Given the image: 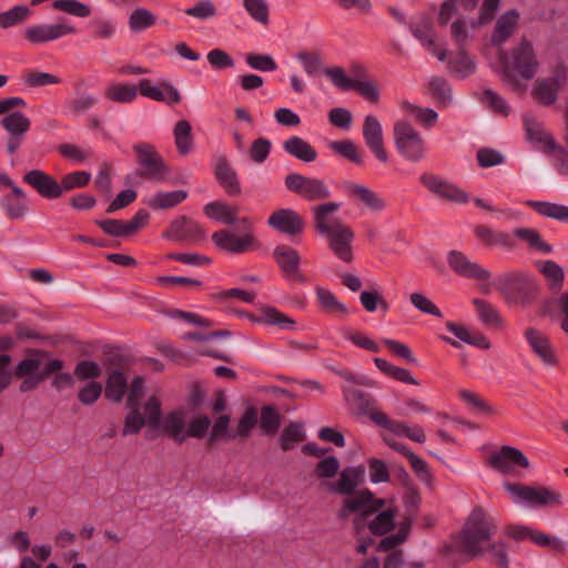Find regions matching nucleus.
Returning <instances> with one entry per match:
<instances>
[{"label":"nucleus","mask_w":568,"mask_h":568,"mask_svg":"<svg viewBox=\"0 0 568 568\" xmlns=\"http://www.w3.org/2000/svg\"><path fill=\"white\" fill-rule=\"evenodd\" d=\"M143 396L144 379L135 377L128 396L130 412L125 417L123 434H136L142 427H146L148 437L152 438L159 434H166L175 440H185L187 438L185 413L173 410L163 416L159 398L151 395L141 403Z\"/></svg>","instance_id":"f257e3e1"},{"label":"nucleus","mask_w":568,"mask_h":568,"mask_svg":"<svg viewBox=\"0 0 568 568\" xmlns=\"http://www.w3.org/2000/svg\"><path fill=\"white\" fill-rule=\"evenodd\" d=\"M539 69L540 62L534 44L523 39L500 55L498 72L510 90L521 93L528 89V81L536 77Z\"/></svg>","instance_id":"f03ea898"},{"label":"nucleus","mask_w":568,"mask_h":568,"mask_svg":"<svg viewBox=\"0 0 568 568\" xmlns=\"http://www.w3.org/2000/svg\"><path fill=\"white\" fill-rule=\"evenodd\" d=\"M341 209V203L328 202L312 209L315 227L328 241V247L343 262L351 263L354 258L353 230L337 220L331 219Z\"/></svg>","instance_id":"7ed1b4c3"},{"label":"nucleus","mask_w":568,"mask_h":568,"mask_svg":"<svg viewBox=\"0 0 568 568\" xmlns=\"http://www.w3.org/2000/svg\"><path fill=\"white\" fill-rule=\"evenodd\" d=\"M343 513L344 515L357 514L356 525H367L368 529L375 535H384L395 526L394 510L386 507L384 499L375 498L368 490H363L356 496L347 498Z\"/></svg>","instance_id":"20e7f679"},{"label":"nucleus","mask_w":568,"mask_h":568,"mask_svg":"<svg viewBox=\"0 0 568 568\" xmlns=\"http://www.w3.org/2000/svg\"><path fill=\"white\" fill-rule=\"evenodd\" d=\"M495 532V520L484 509L475 508L467 518L457 542L466 556H481L486 554Z\"/></svg>","instance_id":"39448f33"},{"label":"nucleus","mask_w":568,"mask_h":568,"mask_svg":"<svg viewBox=\"0 0 568 568\" xmlns=\"http://www.w3.org/2000/svg\"><path fill=\"white\" fill-rule=\"evenodd\" d=\"M394 143L398 153L408 162H420L427 154L422 133L407 120H398L393 128Z\"/></svg>","instance_id":"423d86ee"},{"label":"nucleus","mask_w":568,"mask_h":568,"mask_svg":"<svg viewBox=\"0 0 568 568\" xmlns=\"http://www.w3.org/2000/svg\"><path fill=\"white\" fill-rule=\"evenodd\" d=\"M504 488L516 505L527 508L560 505L562 503L559 494L541 486L505 483Z\"/></svg>","instance_id":"0eeeda50"},{"label":"nucleus","mask_w":568,"mask_h":568,"mask_svg":"<svg viewBox=\"0 0 568 568\" xmlns=\"http://www.w3.org/2000/svg\"><path fill=\"white\" fill-rule=\"evenodd\" d=\"M500 2L501 0H484L477 19H466L459 14L460 12H458L450 19L453 20L450 26V34L453 39L458 44H463L473 39V32L476 28L485 26L493 20Z\"/></svg>","instance_id":"6e6552de"},{"label":"nucleus","mask_w":568,"mask_h":568,"mask_svg":"<svg viewBox=\"0 0 568 568\" xmlns=\"http://www.w3.org/2000/svg\"><path fill=\"white\" fill-rule=\"evenodd\" d=\"M491 285L510 303L517 302L525 291L535 287L534 278L521 271L503 273L493 280Z\"/></svg>","instance_id":"1a4fd4ad"},{"label":"nucleus","mask_w":568,"mask_h":568,"mask_svg":"<svg viewBox=\"0 0 568 568\" xmlns=\"http://www.w3.org/2000/svg\"><path fill=\"white\" fill-rule=\"evenodd\" d=\"M286 187L308 201H320L331 196L332 192L323 180L292 173L285 179Z\"/></svg>","instance_id":"9d476101"},{"label":"nucleus","mask_w":568,"mask_h":568,"mask_svg":"<svg viewBox=\"0 0 568 568\" xmlns=\"http://www.w3.org/2000/svg\"><path fill=\"white\" fill-rule=\"evenodd\" d=\"M342 187L356 205L372 213H381L387 207L386 199L363 183L346 181Z\"/></svg>","instance_id":"9b49d317"},{"label":"nucleus","mask_w":568,"mask_h":568,"mask_svg":"<svg viewBox=\"0 0 568 568\" xmlns=\"http://www.w3.org/2000/svg\"><path fill=\"white\" fill-rule=\"evenodd\" d=\"M138 163L143 169L142 175L156 182L165 181L170 174L162 156L148 143L134 145Z\"/></svg>","instance_id":"f8f14e48"},{"label":"nucleus","mask_w":568,"mask_h":568,"mask_svg":"<svg viewBox=\"0 0 568 568\" xmlns=\"http://www.w3.org/2000/svg\"><path fill=\"white\" fill-rule=\"evenodd\" d=\"M419 182L437 197L458 204L469 201V196L464 190L440 175L423 173L419 176Z\"/></svg>","instance_id":"ddd939ff"},{"label":"nucleus","mask_w":568,"mask_h":568,"mask_svg":"<svg viewBox=\"0 0 568 568\" xmlns=\"http://www.w3.org/2000/svg\"><path fill=\"white\" fill-rule=\"evenodd\" d=\"M409 29L413 36L419 41L420 45L439 62L447 60L445 43L439 40L428 19L420 18L418 21L412 23Z\"/></svg>","instance_id":"4468645a"},{"label":"nucleus","mask_w":568,"mask_h":568,"mask_svg":"<svg viewBox=\"0 0 568 568\" xmlns=\"http://www.w3.org/2000/svg\"><path fill=\"white\" fill-rule=\"evenodd\" d=\"M489 463L496 470L504 475H518V467H529V460L519 449L511 446H503L493 453Z\"/></svg>","instance_id":"2eb2a0df"},{"label":"nucleus","mask_w":568,"mask_h":568,"mask_svg":"<svg viewBox=\"0 0 568 568\" xmlns=\"http://www.w3.org/2000/svg\"><path fill=\"white\" fill-rule=\"evenodd\" d=\"M524 337L530 351L546 367H555L558 364L556 351L549 337L536 327H527Z\"/></svg>","instance_id":"dca6fc26"},{"label":"nucleus","mask_w":568,"mask_h":568,"mask_svg":"<svg viewBox=\"0 0 568 568\" xmlns=\"http://www.w3.org/2000/svg\"><path fill=\"white\" fill-rule=\"evenodd\" d=\"M567 80V70L559 67L550 78L539 79L534 83L532 94L540 103L550 105L557 100L558 92Z\"/></svg>","instance_id":"f3484780"},{"label":"nucleus","mask_w":568,"mask_h":568,"mask_svg":"<svg viewBox=\"0 0 568 568\" xmlns=\"http://www.w3.org/2000/svg\"><path fill=\"white\" fill-rule=\"evenodd\" d=\"M139 93L143 98L166 104H178L182 100L178 88L168 80L152 83L149 79H141L139 81Z\"/></svg>","instance_id":"a211bd4d"},{"label":"nucleus","mask_w":568,"mask_h":568,"mask_svg":"<svg viewBox=\"0 0 568 568\" xmlns=\"http://www.w3.org/2000/svg\"><path fill=\"white\" fill-rule=\"evenodd\" d=\"M77 30L64 20L54 23L34 24L26 29V38L34 44L44 43L60 39L67 34H73Z\"/></svg>","instance_id":"6ab92c4d"},{"label":"nucleus","mask_w":568,"mask_h":568,"mask_svg":"<svg viewBox=\"0 0 568 568\" xmlns=\"http://www.w3.org/2000/svg\"><path fill=\"white\" fill-rule=\"evenodd\" d=\"M363 138L367 148L382 161L387 162L388 156L384 149V135L381 121L372 114L364 119Z\"/></svg>","instance_id":"aec40b11"},{"label":"nucleus","mask_w":568,"mask_h":568,"mask_svg":"<svg viewBox=\"0 0 568 568\" xmlns=\"http://www.w3.org/2000/svg\"><path fill=\"white\" fill-rule=\"evenodd\" d=\"M449 267L460 276L487 281L490 272L476 262L470 261L465 254L458 251H450L447 255Z\"/></svg>","instance_id":"412c9836"},{"label":"nucleus","mask_w":568,"mask_h":568,"mask_svg":"<svg viewBox=\"0 0 568 568\" xmlns=\"http://www.w3.org/2000/svg\"><path fill=\"white\" fill-rule=\"evenodd\" d=\"M270 227L293 236L304 229L303 219L292 209H282L272 213L267 220Z\"/></svg>","instance_id":"4be33fe9"},{"label":"nucleus","mask_w":568,"mask_h":568,"mask_svg":"<svg viewBox=\"0 0 568 568\" xmlns=\"http://www.w3.org/2000/svg\"><path fill=\"white\" fill-rule=\"evenodd\" d=\"M526 135L532 146L541 152L548 153L555 148L552 135L545 129L541 122L530 115L524 119Z\"/></svg>","instance_id":"5701e85b"},{"label":"nucleus","mask_w":568,"mask_h":568,"mask_svg":"<svg viewBox=\"0 0 568 568\" xmlns=\"http://www.w3.org/2000/svg\"><path fill=\"white\" fill-rule=\"evenodd\" d=\"M214 244L230 253H243L246 252L253 244V236L250 232H245L242 235H236L231 231H220L212 235Z\"/></svg>","instance_id":"b1692460"},{"label":"nucleus","mask_w":568,"mask_h":568,"mask_svg":"<svg viewBox=\"0 0 568 568\" xmlns=\"http://www.w3.org/2000/svg\"><path fill=\"white\" fill-rule=\"evenodd\" d=\"M24 181L33 186L37 192L45 199H58L62 195L61 184L53 178L40 170L29 171L24 175Z\"/></svg>","instance_id":"393cba45"},{"label":"nucleus","mask_w":568,"mask_h":568,"mask_svg":"<svg viewBox=\"0 0 568 568\" xmlns=\"http://www.w3.org/2000/svg\"><path fill=\"white\" fill-rule=\"evenodd\" d=\"M205 214L223 224H241L244 230L250 229V220L247 217L240 219L237 216V207L229 205L223 202H211L204 207Z\"/></svg>","instance_id":"a878e982"},{"label":"nucleus","mask_w":568,"mask_h":568,"mask_svg":"<svg viewBox=\"0 0 568 568\" xmlns=\"http://www.w3.org/2000/svg\"><path fill=\"white\" fill-rule=\"evenodd\" d=\"M274 257L283 274L288 280H300V263L301 256L296 250L286 246L280 245L274 250Z\"/></svg>","instance_id":"bb28decb"},{"label":"nucleus","mask_w":568,"mask_h":568,"mask_svg":"<svg viewBox=\"0 0 568 568\" xmlns=\"http://www.w3.org/2000/svg\"><path fill=\"white\" fill-rule=\"evenodd\" d=\"M364 475L365 468L362 465L345 467L331 489L341 495L352 494L364 481Z\"/></svg>","instance_id":"cd10ccee"},{"label":"nucleus","mask_w":568,"mask_h":568,"mask_svg":"<svg viewBox=\"0 0 568 568\" xmlns=\"http://www.w3.org/2000/svg\"><path fill=\"white\" fill-rule=\"evenodd\" d=\"M139 95V83L112 81L104 91V98L111 102L129 104L136 100Z\"/></svg>","instance_id":"c85d7f7f"},{"label":"nucleus","mask_w":568,"mask_h":568,"mask_svg":"<svg viewBox=\"0 0 568 568\" xmlns=\"http://www.w3.org/2000/svg\"><path fill=\"white\" fill-rule=\"evenodd\" d=\"M215 174L219 182L229 194L237 195L241 193V184L236 172L225 156L221 155L215 159Z\"/></svg>","instance_id":"c756f323"},{"label":"nucleus","mask_w":568,"mask_h":568,"mask_svg":"<svg viewBox=\"0 0 568 568\" xmlns=\"http://www.w3.org/2000/svg\"><path fill=\"white\" fill-rule=\"evenodd\" d=\"M519 21V13L516 10L506 11L496 22L491 34V43L500 45L506 42L515 32Z\"/></svg>","instance_id":"7c9ffc66"},{"label":"nucleus","mask_w":568,"mask_h":568,"mask_svg":"<svg viewBox=\"0 0 568 568\" xmlns=\"http://www.w3.org/2000/svg\"><path fill=\"white\" fill-rule=\"evenodd\" d=\"M514 236L520 240L527 245V247L534 252L550 254L552 247L541 236V234L532 227H516L514 230Z\"/></svg>","instance_id":"2f4dec72"},{"label":"nucleus","mask_w":568,"mask_h":568,"mask_svg":"<svg viewBox=\"0 0 568 568\" xmlns=\"http://www.w3.org/2000/svg\"><path fill=\"white\" fill-rule=\"evenodd\" d=\"M187 197V192L184 190L158 192L146 199L144 203L153 210L171 209Z\"/></svg>","instance_id":"473e14b6"},{"label":"nucleus","mask_w":568,"mask_h":568,"mask_svg":"<svg viewBox=\"0 0 568 568\" xmlns=\"http://www.w3.org/2000/svg\"><path fill=\"white\" fill-rule=\"evenodd\" d=\"M283 149L290 155L306 163L313 162L317 158L316 150L300 136H291L284 141Z\"/></svg>","instance_id":"72a5a7b5"},{"label":"nucleus","mask_w":568,"mask_h":568,"mask_svg":"<svg viewBox=\"0 0 568 568\" xmlns=\"http://www.w3.org/2000/svg\"><path fill=\"white\" fill-rule=\"evenodd\" d=\"M479 0H446L442 3L438 11V23L446 26L453 17L462 11L474 10Z\"/></svg>","instance_id":"f704fd0d"},{"label":"nucleus","mask_w":568,"mask_h":568,"mask_svg":"<svg viewBox=\"0 0 568 568\" xmlns=\"http://www.w3.org/2000/svg\"><path fill=\"white\" fill-rule=\"evenodd\" d=\"M476 236L490 246H499L506 251H511L515 243L510 234L506 232L494 231L487 226H479L475 231Z\"/></svg>","instance_id":"c9c22d12"},{"label":"nucleus","mask_w":568,"mask_h":568,"mask_svg":"<svg viewBox=\"0 0 568 568\" xmlns=\"http://www.w3.org/2000/svg\"><path fill=\"white\" fill-rule=\"evenodd\" d=\"M400 108L425 128H432L438 121V113L432 108L419 106L408 101H403Z\"/></svg>","instance_id":"e433bc0d"},{"label":"nucleus","mask_w":568,"mask_h":568,"mask_svg":"<svg viewBox=\"0 0 568 568\" xmlns=\"http://www.w3.org/2000/svg\"><path fill=\"white\" fill-rule=\"evenodd\" d=\"M447 67L452 74L465 79L474 73L476 63L465 51H459L447 60Z\"/></svg>","instance_id":"4c0bfd02"},{"label":"nucleus","mask_w":568,"mask_h":568,"mask_svg":"<svg viewBox=\"0 0 568 568\" xmlns=\"http://www.w3.org/2000/svg\"><path fill=\"white\" fill-rule=\"evenodd\" d=\"M527 205L532 207L544 217L557 220L559 222H568V206L544 201H528Z\"/></svg>","instance_id":"58836bf2"},{"label":"nucleus","mask_w":568,"mask_h":568,"mask_svg":"<svg viewBox=\"0 0 568 568\" xmlns=\"http://www.w3.org/2000/svg\"><path fill=\"white\" fill-rule=\"evenodd\" d=\"M376 367L385 375L393 377L394 379L409 385H419V381L415 378L412 373L398 366L393 365L388 361L379 357L374 358Z\"/></svg>","instance_id":"ea45409f"},{"label":"nucleus","mask_w":568,"mask_h":568,"mask_svg":"<svg viewBox=\"0 0 568 568\" xmlns=\"http://www.w3.org/2000/svg\"><path fill=\"white\" fill-rule=\"evenodd\" d=\"M316 297L320 303V306L326 313L333 315H348V307L337 300V297L328 290L323 287L316 288Z\"/></svg>","instance_id":"a19ab883"},{"label":"nucleus","mask_w":568,"mask_h":568,"mask_svg":"<svg viewBox=\"0 0 568 568\" xmlns=\"http://www.w3.org/2000/svg\"><path fill=\"white\" fill-rule=\"evenodd\" d=\"M192 129L186 120H180L173 129L175 146L180 154H189L193 150Z\"/></svg>","instance_id":"79ce46f5"},{"label":"nucleus","mask_w":568,"mask_h":568,"mask_svg":"<svg viewBox=\"0 0 568 568\" xmlns=\"http://www.w3.org/2000/svg\"><path fill=\"white\" fill-rule=\"evenodd\" d=\"M250 320L254 323H266L275 325L282 329H292L295 325V322L292 318L274 307H265L262 310L260 317L252 316Z\"/></svg>","instance_id":"37998d69"},{"label":"nucleus","mask_w":568,"mask_h":568,"mask_svg":"<svg viewBox=\"0 0 568 568\" xmlns=\"http://www.w3.org/2000/svg\"><path fill=\"white\" fill-rule=\"evenodd\" d=\"M126 378L119 372L113 371L106 381L105 397L115 403H120L126 392Z\"/></svg>","instance_id":"c03bdc74"},{"label":"nucleus","mask_w":568,"mask_h":568,"mask_svg":"<svg viewBox=\"0 0 568 568\" xmlns=\"http://www.w3.org/2000/svg\"><path fill=\"white\" fill-rule=\"evenodd\" d=\"M156 17L145 8H136L129 16L128 24L133 33H139L152 27Z\"/></svg>","instance_id":"a18cd8bd"},{"label":"nucleus","mask_w":568,"mask_h":568,"mask_svg":"<svg viewBox=\"0 0 568 568\" xmlns=\"http://www.w3.org/2000/svg\"><path fill=\"white\" fill-rule=\"evenodd\" d=\"M2 128L14 135H24L30 129V120L21 112H11L2 116Z\"/></svg>","instance_id":"49530a36"},{"label":"nucleus","mask_w":568,"mask_h":568,"mask_svg":"<svg viewBox=\"0 0 568 568\" xmlns=\"http://www.w3.org/2000/svg\"><path fill=\"white\" fill-rule=\"evenodd\" d=\"M295 58L301 63L304 72L311 78L324 73L326 69L318 53L300 51L296 53Z\"/></svg>","instance_id":"de8ad7c7"},{"label":"nucleus","mask_w":568,"mask_h":568,"mask_svg":"<svg viewBox=\"0 0 568 568\" xmlns=\"http://www.w3.org/2000/svg\"><path fill=\"white\" fill-rule=\"evenodd\" d=\"M342 336L349 341L354 346L371 351V352H379V345L368 335L354 331L349 327H343L341 329Z\"/></svg>","instance_id":"09e8293b"},{"label":"nucleus","mask_w":568,"mask_h":568,"mask_svg":"<svg viewBox=\"0 0 568 568\" xmlns=\"http://www.w3.org/2000/svg\"><path fill=\"white\" fill-rule=\"evenodd\" d=\"M31 14L27 6H16L8 11L0 12V27L3 29L16 27L26 21Z\"/></svg>","instance_id":"8fccbe9b"},{"label":"nucleus","mask_w":568,"mask_h":568,"mask_svg":"<svg viewBox=\"0 0 568 568\" xmlns=\"http://www.w3.org/2000/svg\"><path fill=\"white\" fill-rule=\"evenodd\" d=\"M324 74L331 80L332 84L341 91L353 89L356 78H351L342 67H329L324 70Z\"/></svg>","instance_id":"3c124183"},{"label":"nucleus","mask_w":568,"mask_h":568,"mask_svg":"<svg viewBox=\"0 0 568 568\" xmlns=\"http://www.w3.org/2000/svg\"><path fill=\"white\" fill-rule=\"evenodd\" d=\"M329 149L353 163L361 164L363 162L356 144L351 140L333 141L329 143Z\"/></svg>","instance_id":"603ef678"},{"label":"nucleus","mask_w":568,"mask_h":568,"mask_svg":"<svg viewBox=\"0 0 568 568\" xmlns=\"http://www.w3.org/2000/svg\"><path fill=\"white\" fill-rule=\"evenodd\" d=\"M304 437L303 424L292 423L283 429L281 435V446L285 450L291 449L295 444L302 442Z\"/></svg>","instance_id":"864d4df0"},{"label":"nucleus","mask_w":568,"mask_h":568,"mask_svg":"<svg viewBox=\"0 0 568 568\" xmlns=\"http://www.w3.org/2000/svg\"><path fill=\"white\" fill-rule=\"evenodd\" d=\"M476 313L479 320L490 326H498L500 324V317L497 310L484 300H474Z\"/></svg>","instance_id":"5fc2aeb1"},{"label":"nucleus","mask_w":568,"mask_h":568,"mask_svg":"<svg viewBox=\"0 0 568 568\" xmlns=\"http://www.w3.org/2000/svg\"><path fill=\"white\" fill-rule=\"evenodd\" d=\"M243 6L256 22L261 24L268 22V4L265 0H243Z\"/></svg>","instance_id":"6e6d98bb"},{"label":"nucleus","mask_w":568,"mask_h":568,"mask_svg":"<svg viewBox=\"0 0 568 568\" xmlns=\"http://www.w3.org/2000/svg\"><path fill=\"white\" fill-rule=\"evenodd\" d=\"M97 103V99L90 93H80L68 101V113L80 115L89 111Z\"/></svg>","instance_id":"4d7b16f0"},{"label":"nucleus","mask_w":568,"mask_h":568,"mask_svg":"<svg viewBox=\"0 0 568 568\" xmlns=\"http://www.w3.org/2000/svg\"><path fill=\"white\" fill-rule=\"evenodd\" d=\"M428 90L434 97H436L445 104L450 103L453 101L450 85L444 78H430L428 81Z\"/></svg>","instance_id":"13d9d810"},{"label":"nucleus","mask_w":568,"mask_h":568,"mask_svg":"<svg viewBox=\"0 0 568 568\" xmlns=\"http://www.w3.org/2000/svg\"><path fill=\"white\" fill-rule=\"evenodd\" d=\"M539 272L551 286H560L564 281V270L554 261H544L538 264Z\"/></svg>","instance_id":"bf43d9fd"},{"label":"nucleus","mask_w":568,"mask_h":568,"mask_svg":"<svg viewBox=\"0 0 568 568\" xmlns=\"http://www.w3.org/2000/svg\"><path fill=\"white\" fill-rule=\"evenodd\" d=\"M234 438V430L230 429V417L227 415L220 416L212 426L210 440H230Z\"/></svg>","instance_id":"052dcab7"},{"label":"nucleus","mask_w":568,"mask_h":568,"mask_svg":"<svg viewBox=\"0 0 568 568\" xmlns=\"http://www.w3.org/2000/svg\"><path fill=\"white\" fill-rule=\"evenodd\" d=\"M359 300L363 307L369 313L376 312L378 307H381L384 312L388 310L387 302L377 291H363L361 293Z\"/></svg>","instance_id":"680f3d73"},{"label":"nucleus","mask_w":568,"mask_h":568,"mask_svg":"<svg viewBox=\"0 0 568 568\" xmlns=\"http://www.w3.org/2000/svg\"><path fill=\"white\" fill-rule=\"evenodd\" d=\"M412 305L422 313L442 317V311L423 293H413L409 297Z\"/></svg>","instance_id":"e2e57ef3"},{"label":"nucleus","mask_w":568,"mask_h":568,"mask_svg":"<svg viewBox=\"0 0 568 568\" xmlns=\"http://www.w3.org/2000/svg\"><path fill=\"white\" fill-rule=\"evenodd\" d=\"M247 65L256 71L261 72H272L277 69V64L275 60L268 54H247L246 55Z\"/></svg>","instance_id":"0e129e2a"},{"label":"nucleus","mask_w":568,"mask_h":568,"mask_svg":"<svg viewBox=\"0 0 568 568\" xmlns=\"http://www.w3.org/2000/svg\"><path fill=\"white\" fill-rule=\"evenodd\" d=\"M91 180V173L88 171H77L65 175L61 181L62 193L73 189L85 186Z\"/></svg>","instance_id":"69168bd1"},{"label":"nucleus","mask_w":568,"mask_h":568,"mask_svg":"<svg viewBox=\"0 0 568 568\" xmlns=\"http://www.w3.org/2000/svg\"><path fill=\"white\" fill-rule=\"evenodd\" d=\"M0 205L10 219H20L27 212L24 201H14L12 195H6L0 200Z\"/></svg>","instance_id":"338daca9"},{"label":"nucleus","mask_w":568,"mask_h":568,"mask_svg":"<svg viewBox=\"0 0 568 568\" xmlns=\"http://www.w3.org/2000/svg\"><path fill=\"white\" fill-rule=\"evenodd\" d=\"M102 393V385L99 382L90 381L80 388L78 397L83 405L95 403Z\"/></svg>","instance_id":"774afa93"}]
</instances>
